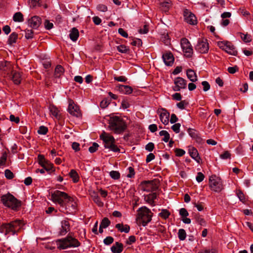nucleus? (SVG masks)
<instances>
[{"label": "nucleus", "instance_id": "61", "mask_svg": "<svg viewBox=\"0 0 253 253\" xmlns=\"http://www.w3.org/2000/svg\"><path fill=\"white\" fill-rule=\"evenodd\" d=\"M7 159V155L6 154H3L0 158V166H3L5 164Z\"/></svg>", "mask_w": 253, "mask_h": 253}, {"label": "nucleus", "instance_id": "34", "mask_svg": "<svg viewBox=\"0 0 253 253\" xmlns=\"http://www.w3.org/2000/svg\"><path fill=\"white\" fill-rule=\"evenodd\" d=\"M69 174L74 183H76L79 181V175L75 169H71Z\"/></svg>", "mask_w": 253, "mask_h": 253}, {"label": "nucleus", "instance_id": "15", "mask_svg": "<svg viewBox=\"0 0 253 253\" xmlns=\"http://www.w3.org/2000/svg\"><path fill=\"white\" fill-rule=\"evenodd\" d=\"M39 164L47 171L52 169L53 164L44 158L43 155H39L38 157Z\"/></svg>", "mask_w": 253, "mask_h": 253}, {"label": "nucleus", "instance_id": "59", "mask_svg": "<svg viewBox=\"0 0 253 253\" xmlns=\"http://www.w3.org/2000/svg\"><path fill=\"white\" fill-rule=\"evenodd\" d=\"M96 8L98 11L102 12H105L107 10V7L105 5L101 4L98 5Z\"/></svg>", "mask_w": 253, "mask_h": 253}, {"label": "nucleus", "instance_id": "11", "mask_svg": "<svg viewBox=\"0 0 253 253\" xmlns=\"http://www.w3.org/2000/svg\"><path fill=\"white\" fill-rule=\"evenodd\" d=\"M12 65L9 62L3 61L0 63V74L4 77H10L12 72Z\"/></svg>", "mask_w": 253, "mask_h": 253}, {"label": "nucleus", "instance_id": "32", "mask_svg": "<svg viewBox=\"0 0 253 253\" xmlns=\"http://www.w3.org/2000/svg\"><path fill=\"white\" fill-rule=\"evenodd\" d=\"M18 39V34L15 32L12 33L7 40V43L10 45H12L13 43H16Z\"/></svg>", "mask_w": 253, "mask_h": 253}, {"label": "nucleus", "instance_id": "23", "mask_svg": "<svg viewBox=\"0 0 253 253\" xmlns=\"http://www.w3.org/2000/svg\"><path fill=\"white\" fill-rule=\"evenodd\" d=\"M188 153L190 156L198 163L200 164L201 161V158L199 156L198 150L193 147H189Z\"/></svg>", "mask_w": 253, "mask_h": 253}, {"label": "nucleus", "instance_id": "5", "mask_svg": "<svg viewBox=\"0 0 253 253\" xmlns=\"http://www.w3.org/2000/svg\"><path fill=\"white\" fill-rule=\"evenodd\" d=\"M100 138L102 140L105 148L109 149L110 151L114 152H120V150L115 144V139L113 136L104 132L100 135Z\"/></svg>", "mask_w": 253, "mask_h": 253}, {"label": "nucleus", "instance_id": "8", "mask_svg": "<svg viewBox=\"0 0 253 253\" xmlns=\"http://www.w3.org/2000/svg\"><path fill=\"white\" fill-rule=\"evenodd\" d=\"M209 185L211 190L215 192H219L223 189V184L221 178L215 175L210 176Z\"/></svg>", "mask_w": 253, "mask_h": 253}, {"label": "nucleus", "instance_id": "12", "mask_svg": "<svg viewBox=\"0 0 253 253\" xmlns=\"http://www.w3.org/2000/svg\"><path fill=\"white\" fill-rule=\"evenodd\" d=\"M181 46L185 55L187 57H190L193 53V48L189 41L186 38L182 39Z\"/></svg>", "mask_w": 253, "mask_h": 253}, {"label": "nucleus", "instance_id": "43", "mask_svg": "<svg viewBox=\"0 0 253 253\" xmlns=\"http://www.w3.org/2000/svg\"><path fill=\"white\" fill-rule=\"evenodd\" d=\"M110 176L114 179H118L120 177V174L118 171L112 170L110 172Z\"/></svg>", "mask_w": 253, "mask_h": 253}, {"label": "nucleus", "instance_id": "50", "mask_svg": "<svg viewBox=\"0 0 253 253\" xmlns=\"http://www.w3.org/2000/svg\"><path fill=\"white\" fill-rule=\"evenodd\" d=\"M181 126L180 124L179 123H176L173 125L171 126V129L173 130L174 132L177 133H179L180 131V127Z\"/></svg>", "mask_w": 253, "mask_h": 253}, {"label": "nucleus", "instance_id": "63", "mask_svg": "<svg viewBox=\"0 0 253 253\" xmlns=\"http://www.w3.org/2000/svg\"><path fill=\"white\" fill-rule=\"evenodd\" d=\"M179 214L182 217H187L189 215L187 211L185 208H181L180 210Z\"/></svg>", "mask_w": 253, "mask_h": 253}, {"label": "nucleus", "instance_id": "35", "mask_svg": "<svg viewBox=\"0 0 253 253\" xmlns=\"http://www.w3.org/2000/svg\"><path fill=\"white\" fill-rule=\"evenodd\" d=\"M13 19L15 22H22L24 21L23 15L20 12H17L14 14Z\"/></svg>", "mask_w": 253, "mask_h": 253}, {"label": "nucleus", "instance_id": "6", "mask_svg": "<svg viewBox=\"0 0 253 253\" xmlns=\"http://www.w3.org/2000/svg\"><path fill=\"white\" fill-rule=\"evenodd\" d=\"M137 219L142 222V225L145 226L152 219V212L151 211L146 207L140 208L137 210Z\"/></svg>", "mask_w": 253, "mask_h": 253}, {"label": "nucleus", "instance_id": "2", "mask_svg": "<svg viewBox=\"0 0 253 253\" xmlns=\"http://www.w3.org/2000/svg\"><path fill=\"white\" fill-rule=\"evenodd\" d=\"M24 223L20 220H15L8 223L3 224L0 227V232L6 235L11 233L15 234L19 231L24 225Z\"/></svg>", "mask_w": 253, "mask_h": 253}, {"label": "nucleus", "instance_id": "42", "mask_svg": "<svg viewBox=\"0 0 253 253\" xmlns=\"http://www.w3.org/2000/svg\"><path fill=\"white\" fill-rule=\"evenodd\" d=\"M117 50L120 52L126 53L129 51V48L125 45H120L117 46Z\"/></svg>", "mask_w": 253, "mask_h": 253}, {"label": "nucleus", "instance_id": "39", "mask_svg": "<svg viewBox=\"0 0 253 253\" xmlns=\"http://www.w3.org/2000/svg\"><path fill=\"white\" fill-rule=\"evenodd\" d=\"M170 212L166 209H163L161 212L159 213V216L165 219L168 218Z\"/></svg>", "mask_w": 253, "mask_h": 253}, {"label": "nucleus", "instance_id": "3", "mask_svg": "<svg viewBox=\"0 0 253 253\" xmlns=\"http://www.w3.org/2000/svg\"><path fill=\"white\" fill-rule=\"evenodd\" d=\"M56 243L57 248L60 250H64L68 248H76L80 245L79 241L70 234L64 238L57 240Z\"/></svg>", "mask_w": 253, "mask_h": 253}, {"label": "nucleus", "instance_id": "14", "mask_svg": "<svg viewBox=\"0 0 253 253\" xmlns=\"http://www.w3.org/2000/svg\"><path fill=\"white\" fill-rule=\"evenodd\" d=\"M183 14L184 21L192 25H195L197 24V20L195 15L189 10L187 9H184L183 10Z\"/></svg>", "mask_w": 253, "mask_h": 253}, {"label": "nucleus", "instance_id": "57", "mask_svg": "<svg viewBox=\"0 0 253 253\" xmlns=\"http://www.w3.org/2000/svg\"><path fill=\"white\" fill-rule=\"evenodd\" d=\"M154 148V144L152 142H149L145 146V149L149 152L152 151Z\"/></svg>", "mask_w": 253, "mask_h": 253}, {"label": "nucleus", "instance_id": "1", "mask_svg": "<svg viewBox=\"0 0 253 253\" xmlns=\"http://www.w3.org/2000/svg\"><path fill=\"white\" fill-rule=\"evenodd\" d=\"M110 129L117 134H120L127 128L125 121L120 117L114 116L111 117L109 121Z\"/></svg>", "mask_w": 253, "mask_h": 253}, {"label": "nucleus", "instance_id": "56", "mask_svg": "<svg viewBox=\"0 0 253 253\" xmlns=\"http://www.w3.org/2000/svg\"><path fill=\"white\" fill-rule=\"evenodd\" d=\"M204 175L201 172H199L197 173L196 179L197 181L199 183L202 182L204 180Z\"/></svg>", "mask_w": 253, "mask_h": 253}, {"label": "nucleus", "instance_id": "53", "mask_svg": "<svg viewBox=\"0 0 253 253\" xmlns=\"http://www.w3.org/2000/svg\"><path fill=\"white\" fill-rule=\"evenodd\" d=\"M175 153L176 156L181 157L185 154V151L182 149L176 148L175 150Z\"/></svg>", "mask_w": 253, "mask_h": 253}, {"label": "nucleus", "instance_id": "48", "mask_svg": "<svg viewBox=\"0 0 253 253\" xmlns=\"http://www.w3.org/2000/svg\"><path fill=\"white\" fill-rule=\"evenodd\" d=\"M114 242V238L111 236H108L103 240V243L106 245H110Z\"/></svg>", "mask_w": 253, "mask_h": 253}, {"label": "nucleus", "instance_id": "55", "mask_svg": "<svg viewBox=\"0 0 253 253\" xmlns=\"http://www.w3.org/2000/svg\"><path fill=\"white\" fill-rule=\"evenodd\" d=\"M239 70V68L237 66H234V67H229L227 69L228 72L230 74H234Z\"/></svg>", "mask_w": 253, "mask_h": 253}, {"label": "nucleus", "instance_id": "45", "mask_svg": "<svg viewBox=\"0 0 253 253\" xmlns=\"http://www.w3.org/2000/svg\"><path fill=\"white\" fill-rule=\"evenodd\" d=\"M198 253H217V251L214 248L204 249L199 252Z\"/></svg>", "mask_w": 253, "mask_h": 253}, {"label": "nucleus", "instance_id": "49", "mask_svg": "<svg viewBox=\"0 0 253 253\" xmlns=\"http://www.w3.org/2000/svg\"><path fill=\"white\" fill-rule=\"evenodd\" d=\"M33 31L32 30L26 29L25 31V38L27 39H32L33 37Z\"/></svg>", "mask_w": 253, "mask_h": 253}, {"label": "nucleus", "instance_id": "36", "mask_svg": "<svg viewBox=\"0 0 253 253\" xmlns=\"http://www.w3.org/2000/svg\"><path fill=\"white\" fill-rule=\"evenodd\" d=\"M162 10L165 12H168L169 8L171 7V3L169 1H164L161 3Z\"/></svg>", "mask_w": 253, "mask_h": 253}, {"label": "nucleus", "instance_id": "20", "mask_svg": "<svg viewBox=\"0 0 253 253\" xmlns=\"http://www.w3.org/2000/svg\"><path fill=\"white\" fill-rule=\"evenodd\" d=\"M162 58L167 66H171L174 62V57L170 52H167L163 54Z\"/></svg>", "mask_w": 253, "mask_h": 253}, {"label": "nucleus", "instance_id": "60", "mask_svg": "<svg viewBox=\"0 0 253 253\" xmlns=\"http://www.w3.org/2000/svg\"><path fill=\"white\" fill-rule=\"evenodd\" d=\"M44 27L47 30H50L53 27V24L52 23L49 22L48 20H45L44 22Z\"/></svg>", "mask_w": 253, "mask_h": 253}, {"label": "nucleus", "instance_id": "31", "mask_svg": "<svg viewBox=\"0 0 253 253\" xmlns=\"http://www.w3.org/2000/svg\"><path fill=\"white\" fill-rule=\"evenodd\" d=\"M157 194L156 193H150L145 196V200L149 204L152 205L154 203V200L156 199Z\"/></svg>", "mask_w": 253, "mask_h": 253}, {"label": "nucleus", "instance_id": "29", "mask_svg": "<svg viewBox=\"0 0 253 253\" xmlns=\"http://www.w3.org/2000/svg\"><path fill=\"white\" fill-rule=\"evenodd\" d=\"M115 227L121 232L127 233L130 230V227L127 224L124 225L122 223H118L115 225Z\"/></svg>", "mask_w": 253, "mask_h": 253}, {"label": "nucleus", "instance_id": "37", "mask_svg": "<svg viewBox=\"0 0 253 253\" xmlns=\"http://www.w3.org/2000/svg\"><path fill=\"white\" fill-rule=\"evenodd\" d=\"M160 136H164L162 140L165 142H168L169 139V134L166 130H162L159 132Z\"/></svg>", "mask_w": 253, "mask_h": 253}, {"label": "nucleus", "instance_id": "13", "mask_svg": "<svg viewBox=\"0 0 253 253\" xmlns=\"http://www.w3.org/2000/svg\"><path fill=\"white\" fill-rule=\"evenodd\" d=\"M195 49L201 53H206L209 49V43L206 39H199L195 46Z\"/></svg>", "mask_w": 253, "mask_h": 253}, {"label": "nucleus", "instance_id": "46", "mask_svg": "<svg viewBox=\"0 0 253 253\" xmlns=\"http://www.w3.org/2000/svg\"><path fill=\"white\" fill-rule=\"evenodd\" d=\"M237 196H238L240 201L242 202L243 203H245L246 202L245 196L241 190H238L237 191Z\"/></svg>", "mask_w": 253, "mask_h": 253}, {"label": "nucleus", "instance_id": "38", "mask_svg": "<svg viewBox=\"0 0 253 253\" xmlns=\"http://www.w3.org/2000/svg\"><path fill=\"white\" fill-rule=\"evenodd\" d=\"M178 237L180 240L183 241L186 237V233L184 229H180L178 232Z\"/></svg>", "mask_w": 253, "mask_h": 253}, {"label": "nucleus", "instance_id": "47", "mask_svg": "<svg viewBox=\"0 0 253 253\" xmlns=\"http://www.w3.org/2000/svg\"><path fill=\"white\" fill-rule=\"evenodd\" d=\"M99 145L97 143L93 142L92 145L89 147L88 151L91 153H94L96 151Z\"/></svg>", "mask_w": 253, "mask_h": 253}, {"label": "nucleus", "instance_id": "25", "mask_svg": "<svg viewBox=\"0 0 253 253\" xmlns=\"http://www.w3.org/2000/svg\"><path fill=\"white\" fill-rule=\"evenodd\" d=\"M118 87L119 91L122 93L129 94L132 92V88L128 85H119Z\"/></svg>", "mask_w": 253, "mask_h": 253}, {"label": "nucleus", "instance_id": "27", "mask_svg": "<svg viewBox=\"0 0 253 253\" xmlns=\"http://www.w3.org/2000/svg\"><path fill=\"white\" fill-rule=\"evenodd\" d=\"M90 195L93 201L98 206L100 207H102L103 206L104 203L101 201L96 192L93 191L91 193Z\"/></svg>", "mask_w": 253, "mask_h": 253}, {"label": "nucleus", "instance_id": "10", "mask_svg": "<svg viewBox=\"0 0 253 253\" xmlns=\"http://www.w3.org/2000/svg\"><path fill=\"white\" fill-rule=\"evenodd\" d=\"M141 188L144 191L147 192L156 191L158 186L154 180L143 181L140 184Z\"/></svg>", "mask_w": 253, "mask_h": 253}, {"label": "nucleus", "instance_id": "21", "mask_svg": "<svg viewBox=\"0 0 253 253\" xmlns=\"http://www.w3.org/2000/svg\"><path fill=\"white\" fill-rule=\"evenodd\" d=\"M158 111L160 113V118L162 123L165 125H168L169 121V113L164 108H162L161 111L158 110Z\"/></svg>", "mask_w": 253, "mask_h": 253}, {"label": "nucleus", "instance_id": "19", "mask_svg": "<svg viewBox=\"0 0 253 253\" xmlns=\"http://www.w3.org/2000/svg\"><path fill=\"white\" fill-rule=\"evenodd\" d=\"M70 230V224L68 219L61 221V227L59 228V235L64 236Z\"/></svg>", "mask_w": 253, "mask_h": 253}, {"label": "nucleus", "instance_id": "26", "mask_svg": "<svg viewBox=\"0 0 253 253\" xmlns=\"http://www.w3.org/2000/svg\"><path fill=\"white\" fill-rule=\"evenodd\" d=\"M111 250L113 253H121L123 250V245L119 242H116L111 247Z\"/></svg>", "mask_w": 253, "mask_h": 253}, {"label": "nucleus", "instance_id": "24", "mask_svg": "<svg viewBox=\"0 0 253 253\" xmlns=\"http://www.w3.org/2000/svg\"><path fill=\"white\" fill-rule=\"evenodd\" d=\"M11 74L10 77L12 78L13 83L15 84H20L22 80L20 73L13 71Z\"/></svg>", "mask_w": 253, "mask_h": 253}, {"label": "nucleus", "instance_id": "54", "mask_svg": "<svg viewBox=\"0 0 253 253\" xmlns=\"http://www.w3.org/2000/svg\"><path fill=\"white\" fill-rule=\"evenodd\" d=\"M202 85L203 86V90L204 91H207L210 89V84L207 81H203L202 82Z\"/></svg>", "mask_w": 253, "mask_h": 253}, {"label": "nucleus", "instance_id": "40", "mask_svg": "<svg viewBox=\"0 0 253 253\" xmlns=\"http://www.w3.org/2000/svg\"><path fill=\"white\" fill-rule=\"evenodd\" d=\"M110 224V221L107 217L104 218L100 223V226L101 227H103L104 228H107Z\"/></svg>", "mask_w": 253, "mask_h": 253}, {"label": "nucleus", "instance_id": "44", "mask_svg": "<svg viewBox=\"0 0 253 253\" xmlns=\"http://www.w3.org/2000/svg\"><path fill=\"white\" fill-rule=\"evenodd\" d=\"M47 131H48L47 127L45 126H41L39 128V129L38 130V133L40 134H42V135H45V134H46Z\"/></svg>", "mask_w": 253, "mask_h": 253}, {"label": "nucleus", "instance_id": "17", "mask_svg": "<svg viewBox=\"0 0 253 253\" xmlns=\"http://www.w3.org/2000/svg\"><path fill=\"white\" fill-rule=\"evenodd\" d=\"M42 24V19L38 16H34L28 20V24L33 29H38Z\"/></svg>", "mask_w": 253, "mask_h": 253}, {"label": "nucleus", "instance_id": "51", "mask_svg": "<svg viewBox=\"0 0 253 253\" xmlns=\"http://www.w3.org/2000/svg\"><path fill=\"white\" fill-rule=\"evenodd\" d=\"M127 169L128 170L129 173L127 174L126 176L128 178L133 177L135 175L134 169L131 167H129Z\"/></svg>", "mask_w": 253, "mask_h": 253}, {"label": "nucleus", "instance_id": "7", "mask_svg": "<svg viewBox=\"0 0 253 253\" xmlns=\"http://www.w3.org/2000/svg\"><path fill=\"white\" fill-rule=\"evenodd\" d=\"M69 196L65 192L56 190L51 195V198L53 202L58 204L63 208L67 201L70 200Z\"/></svg>", "mask_w": 253, "mask_h": 253}, {"label": "nucleus", "instance_id": "9", "mask_svg": "<svg viewBox=\"0 0 253 253\" xmlns=\"http://www.w3.org/2000/svg\"><path fill=\"white\" fill-rule=\"evenodd\" d=\"M217 45L220 48L224 50L225 52L230 55L236 56L238 54V51L236 49L235 46L230 42H218Z\"/></svg>", "mask_w": 253, "mask_h": 253}, {"label": "nucleus", "instance_id": "4", "mask_svg": "<svg viewBox=\"0 0 253 253\" xmlns=\"http://www.w3.org/2000/svg\"><path fill=\"white\" fill-rule=\"evenodd\" d=\"M1 202L4 206L13 210H17L21 206V202L9 193L1 196Z\"/></svg>", "mask_w": 253, "mask_h": 253}, {"label": "nucleus", "instance_id": "30", "mask_svg": "<svg viewBox=\"0 0 253 253\" xmlns=\"http://www.w3.org/2000/svg\"><path fill=\"white\" fill-rule=\"evenodd\" d=\"M70 39L73 41L76 42L79 36V32L78 30L76 28H73L71 31L69 35Z\"/></svg>", "mask_w": 253, "mask_h": 253}, {"label": "nucleus", "instance_id": "33", "mask_svg": "<svg viewBox=\"0 0 253 253\" xmlns=\"http://www.w3.org/2000/svg\"><path fill=\"white\" fill-rule=\"evenodd\" d=\"M64 72V69L63 67L61 65H57L55 69L54 72V77L55 78H60L61 75L63 74Z\"/></svg>", "mask_w": 253, "mask_h": 253}, {"label": "nucleus", "instance_id": "28", "mask_svg": "<svg viewBox=\"0 0 253 253\" xmlns=\"http://www.w3.org/2000/svg\"><path fill=\"white\" fill-rule=\"evenodd\" d=\"M187 78L192 82H195L198 80L196 73L192 69H188L186 71Z\"/></svg>", "mask_w": 253, "mask_h": 253}, {"label": "nucleus", "instance_id": "62", "mask_svg": "<svg viewBox=\"0 0 253 253\" xmlns=\"http://www.w3.org/2000/svg\"><path fill=\"white\" fill-rule=\"evenodd\" d=\"M114 80L118 82L126 83L127 79L126 77L122 76L119 77H114Z\"/></svg>", "mask_w": 253, "mask_h": 253}, {"label": "nucleus", "instance_id": "22", "mask_svg": "<svg viewBox=\"0 0 253 253\" xmlns=\"http://www.w3.org/2000/svg\"><path fill=\"white\" fill-rule=\"evenodd\" d=\"M69 199L70 200L67 201L63 208L68 209L71 212H73L76 209L77 203L72 197H69Z\"/></svg>", "mask_w": 253, "mask_h": 253}, {"label": "nucleus", "instance_id": "52", "mask_svg": "<svg viewBox=\"0 0 253 253\" xmlns=\"http://www.w3.org/2000/svg\"><path fill=\"white\" fill-rule=\"evenodd\" d=\"M4 174H5V176L7 179H12L14 176L13 173L9 169H6L4 171Z\"/></svg>", "mask_w": 253, "mask_h": 253}, {"label": "nucleus", "instance_id": "18", "mask_svg": "<svg viewBox=\"0 0 253 253\" xmlns=\"http://www.w3.org/2000/svg\"><path fill=\"white\" fill-rule=\"evenodd\" d=\"M68 111L71 115L74 116L78 117L80 116L81 113L79 107L72 100H69Z\"/></svg>", "mask_w": 253, "mask_h": 253}, {"label": "nucleus", "instance_id": "41", "mask_svg": "<svg viewBox=\"0 0 253 253\" xmlns=\"http://www.w3.org/2000/svg\"><path fill=\"white\" fill-rule=\"evenodd\" d=\"M241 38L243 40V41L245 42H249L252 41V37L251 36L247 34H244L241 33Z\"/></svg>", "mask_w": 253, "mask_h": 253}, {"label": "nucleus", "instance_id": "64", "mask_svg": "<svg viewBox=\"0 0 253 253\" xmlns=\"http://www.w3.org/2000/svg\"><path fill=\"white\" fill-rule=\"evenodd\" d=\"M9 120L11 122H15L16 124L19 123L20 119L18 117H15L13 115H10L9 116Z\"/></svg>", "mask_w": 253, "mask_h": 253}, {"label": "nucleus", "instance_id": "16", "mask_svg": "<svg viewBox=\"0 0 253 253\" xmlns=\"http://www.w3.org/2000/svg\"><path fill=\"white\" fill-rule=\"evenodd\" d=\"M174 86L173 89L175 91H180L181 89H184L186 87V81L181 77H177L174 80Z\"/></svg>", "mask_w": 253, "mask_h": 253}, {"label": "nucleus", "instance_id": "58", "mask_svg": "<svg viewBox=\"0 0 253 253\" xmlns=\"http://www.w3.org/2000/svg\"><path fill=\"white\" fill-rule=\"evenodd\" d=\"M196 221L201 225H204L205 224V221L204 219L201 217L200 215H196L195 216Z\"/></svg>", "mask_w": 253, "mask_h": 253}]
</instances>
